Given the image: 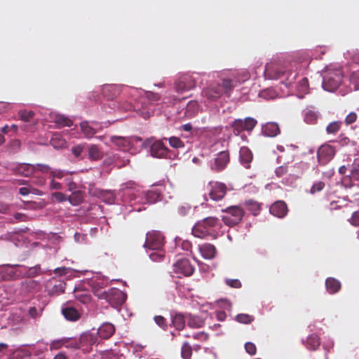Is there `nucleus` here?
Instances as JSON below:
<instances>
[{
    "mask_svg": "<svg viewBox=\"0 0 359 359\" xmlns=\"http://www.w3.org/2000/svg\"><path fill=\"white\" fill-rule=\"evenodd\" d=\"M161 95L158 93L148 91L145 93V96L142 97L135 103L133 107L134 110L139 111L140 115L147 119L149 118L154 112V105L161 100Z\"/></svg>",
    "mask_w": 359,
    "mask_h": 359,
    "instance_id": "obj_1",
    "label": "nucleus"
},
{
    "mask_svg": "<svg viewBox=\"0 0 359 359\" xmlns=\"http://www.w3.org/2000/svg\"><path fill=\"white\" fill-rule=\"evenodd\" d=\"M221 226L219 218L216 217H207L198 221L192 228V234L195 237L205 238L213 236L214 229Z\"/></svg>",
    "mask_w": 359,
    "mask_h": 359,
    "instance_id": "obj_2",
    "label": "nucleus"
},
{
    "mask_svg": "<svg viewBox=\"0 0 359 359\" xmlns=\"http://www.w3.org/2000/svg\"><path fill=\"white\" fill-rule=\"evenodd\" d=\"M96 295L100 299H105L114 308L122 305L126 299V294L117 288H111L108 291H104L100 294L97 293Z\"/></svg>",
    "mask_w": 359,
    "mask_h": 359,
    "instance_id": "obj_3",
    "label": "nucleus"
},
{
    "mask_svg": "<svg viewBox=\"0 0 359 359\" xmlns=\"http://www.w3.org/2000/svg\"><path fill=\"white\" fill-rule=\"evenodd\" d=\"M343 74L341 69L328 71L323 77V87L329 92H334L341 85Z\"/></svg>",
    "mask_w": 359,
    "mask_h": 359,
    "instance_id": "obj_4",
    "label": "nucleus"
},
{
    "mask_svg": "<svg viewBox=\"0 0 359 359\" xmlns=\"http://www.w3.org/2000/svg\"><path fill=\"white\" fill-rule=\"evenodd\" d=\"M222 211L226 213V215L222 217V221L226 225L229 226L238 224L242 221L245 215L244 210L237 205L228 207Z\"/></svg>",
    "mask_w": 359,
    "mask_h": 359,
    "instance_id": "obj_5",
    "label": "nucleus"
},
{
    "mask_svg": "<svg viewBox=\"0 0 359 359\" xmlns=\"http://www.w3.org/2000/svg\"><path fill=\"white\" fill-rule=\"evenodd\" d=\"M142 147L144 149L150 148L151 157H165L170 151L161 140H155L154 137L146 139Z\"/></svg>",
    "mask_w": 359,
    "mask_h": 359,
    "instance_id": "obj_6",
    "label": "nucleus"
},
{
    "mask_svg": "<svg viewBox=\"0 0 359 359\" xmlns=\"http://www.w3.org/2000/svg\"><path fill=\"white\" fill-rule=\"evenodd\" d=\"M257 124L256 119L252 117H247L245 119H235L231 123V127L236 135H239L244 131L250 133Z\"/></svg>",
    "mask_w": 359,
    "mask_h": 359,
    "instance_id": "obj_7",
    "label": "nucleus"
},
{
    "mask_svg": "<svg viewBox=\"0 0 359 359\" xmlns=\"http://www.w3.org/2000/svg\"><path fill=\"white\" fill-rule=\"evenodd\" d=\"M173 273L177 278L191 276L194 272V267L188 259H178L172 266Z\"/></svg>",
    "mask_w": 359,
    "mask_h": 359,
    "instance_id": "obj_8",
    "label": "nucleus"
},
{
    "mask_svg": "<svg viewBox=\"0 0 359 359\" xmlns=\"http://www.w3.org/2000/svg\"><path fill=\"white\" fill-rule=\"evenodd\" d=\"M164 244V238L161 232L152 231L148 232L144 246L150 250H159Z\"/></svg>",
    "mask_w": 359,
    "mask_h": 359,
    "instance_id": "obj_9",
    "label": "nucleus"
},
{
    "mask_svg": "<svg viewBox=\"0 0 359 359\" xmlns=\"http://www.w3.org/2000/svg\"><path fill=\"white\" fill-rule=\"evenodd\" d=\"M208 188L209 189V196L213 201H219L222 199L226 193V187L223 183L217 182H210Z\"/></svg>",
    "mask_w": 359,
    "mask_h": 359,
    "instance_id": "obj_10",
    "label": "nucleus"
},
{
    "mask_svg": "<svg viewBox=\"0 0 359 359\" xmlns=\"http://www.w3.org/2000/svg\"><path fill=\"white\" fill-rule=\"evenodd\" d=\"M195 86L196 81L189 75H184L175 82V88L178 92L190 90Z\"/></svg>",
    "mask_w": 359,
    "mask_h": 359,
    "instance_id": "obj_11",
    "label": "nucleus"
},
{
    "mask_svg": "<svg viewBox=\"0 0 359 359\" xmlns=\"http://www.w3.org/2000/svg\"><path fill=\"white\" fill-rule=\"evenodd\" d=\"M203 95L210 101H215L219 98L222 93V86L219 83H212L203 90Z\"/></svg>",
    "mask_w": 359,
    "mask_h": 359,
    "instance_id": "obj_12",
    "label": "nucleus"
},
{
    "mask_svg": "<svg viewBox=\"0 0 359 359\" xmlns=\"http://www.w3.org/2000/svg\"><path fill=\"white\" fill-rule=\"evenodd\" d=\"M271 215L277 217H283L287 212V207L284 201H276L270 208Z\"/></svg>",
    "mask_w": 359,
    "mask_h": 359,
    "instance_id": "obj_13",
    "label": "nucleus"
},
{
    "mask_svg": "<svg viewBox=\"0 0 359 359\" xmlns=\"http://www.w3.org/2000/svg\"><path fill=\"white\" fill-rule=\"evenodd\" d=\"M12 267L8 266L0 269V281H9L19 278L20 273L13 270Z\"/></svg>",
    "mask_w": 359,
    "mask_h": 359,
    "instance_id": "obj_14",
    "label": "nucleus"
},
{
    "mask_svg": "<svg viewBox=\"0 0 359 359\" xmlns=\"http://www.w3.org/2000/svg\"><path fill=\"white\" fill-rule=\"evenodd\" d=\"M111 142L114 143L120 150L126 151L130 149V139L120 136H113Z\"/></svg>",
    "mask_w": 359,
    "mask_h": 359,
    "instance_id": "obj_15",
    "label": "nucleus"
},
{
    "mask_svg": "<svg viewBox=\"0 0 359 359\" xmlns=\"http://www.w3.org/2000/svg\"><path fill=\"white\" fill-rule=\"evenodd\" d=\"M199 251L202 257L207 259L214 258L217 253L216 248L210 243H205L199 245Z\"/></svg>",
    "mask_w": 359,
    "mask_h": 359,
    "instance_id": "obj_16",
    "label": "nucleus"
},
{
    "mask_svg": "<svg viewBox=\"0 0 359 359\" xmlns=\"http://www.w3.org/2000/svg\"><path fill=\"white\" fill-rule=\"evenodd\" d=\"M62 346L65 347H74L75 348H79V346L76 341L70 342L68 339H60L53 341L50 344V350H57L60 348Z\"/></svg>",
    "mask_w": 359,
    "mask_h": 359,
    "instance_id": "obj_17",
    "label": "nucleus"
},
{
    "mask_svg": "<svg viewBox=\"0 0 359 359\" xmlns=\"http://www.w3.org/2000/svg\"><path fill=\"white\" fill-rule=\"evenodd\" d=\"M114 332L115 328L112 324L104 323L99 327L97 334L102 339H108L113 335Z\"/></svg>",
    "mask_w": 359,
    "mask_h": 359,
    "instance_id": "obj_18",
    "label": "nucleus"
},
{
    "mask_svg": "<svg viewBox=\"0 0 359 359\" xmlns=\"http://www.w3.org/2000/svg\"><path fill=\"white\" fill-rule=\"evenodd\" d=\"M336 154V149L330 144L321 145L318 150L317 157H333Z\"/></svg>",
    "mask_w": 359,
    "mask_h": 359,
    "instance_id": "obj_19",
    "label": "nucleus"
},
{
    "mask_svg": "<svg viewBox=\"0 0 359 359\" xmlns=\"http://www.w3.org/2000/svg\"><path fill=\"white\" fill-rule=\"evenodd\" d=\"M325 286L330 294H334L340 290L341 283L338 280L334 278H328L326 279Z\"/></svg>",
    "mask_w": 359,
    "mask_h": 359,
    "instance_id": "obj_20",
    "label": "nucleus"
},
{
    "mask_svg": "<svg viewBox=\"0 0 359 359\" xmlns=\"http://www.w3.org/2000/svg\"><path fill=\"white\" fill-rule=\"evenodd\" d=\"M199 109V104L196 100H191L188 102L186 107L184 114L187 118H192L195 116Z\"/></svg>",
    "mask_w": 359,
    "mask_h": 359,
    "instance_id": "obj_21",
    "label": "nucleus"
},
{
    "mask_svg": "<svg viewBox=\"0 0 359 359\" xmlns=\"http://www.w3.org/2000/svg\"><path fill=\"white\" fill-rule=\"evenodd\" d=\"M34 166L31 164L22 163L16 167L15 172L20 175L27 177L34 172Z\"/></svg>",
    "mask_w": 359,
    "mask_h": 359,
    "instance_id": "obj_22",
    "label": "nucleus"
},
{
    "mask_svg": "<svg viewBox=\"0 0 359 359\" xmlns=\"http://www.w3.org/2000/svg\"><path fill=\"white\" fill-rule=\"evenodd\" d=\"M50 144L55 149L66 147L67 142L59 133H54L50 140Z\"/></svg>",
    "mask_w": 359,
    "mask_h": 359,
    "instance_id": "obj_23",
    "label": "nucleus"
},
{
    "mask_svg": "<svg viewBox=\"0 0 359 359\" xmlns=\"http://www.w3.org/2000/svg\"><path fill=\"white\" fill-rule=\"evenodd\" d=\"M187 316L182 313H177L172 317V325L178 330H182L185 326Z\"/></svg>",
    "mask_w": 359,
    "mask_h": 359,
    "instance_id": "obj_24",
    "label": "nucleus"
},
{
    "mask_svg": "<svg viewBox=\"0 0 359 359\" xmlns=\"http://www.w3.org/2000/svg\"><path fill=\"white\" fill-rule=\"evenodd\" d=\"M263 131L268 137H275L280 133V128L277 123H269L265 126Z\"/></svg>",
    "mask_w": 359,
    "mask_h": 359,
    "instance_id": "obj_25",
    "label": "nucleus"
},
{
    "mask_svg": "<svg viewBox=\"0 0 359 359\" xmlns=\"http://www.w3.org/2000/svg\"><path fill=\"white\" fill-rule=\"evenodd\" d=\"M62 311L65 318L69 320H76L79 318L78 311L73 307L63 308Z\"/></svg>",
    "mask_w": 359,
    "mask_h": 359,
    "instance_id": "obj_26",
    "label": "nucleus"
},
{
    "mask_svg": "<svg viewBox=\"0 0 359 359\" xmlns=\"http://www.w3.org/2000/svg\"><path fill=\"white\" fill-rule=\"evenodd\" d=\"M318 112L307 109L304 112V121L309 124H315L318 118Z\"/></svg>",
    "mask_w": 359,
    "mask_h": 359,
    "instance_id": "obj_27",
    "label": "nucleus"
},
{
    "mask_svg": "<svg viewBox=\"0 0 359 359\" xmlns=\"http://www.w3.org/2000/svg\"><path fill=\"white\" fill-rule=\"evenodd\" d=\"M244 205L252 212L253 215H257L260 211V204L254 200H248L245 201Z\"/></svg>",
    "mask_w": 359,
    "mask_h": 359,
    "instance_id": "obj_28",
    "label": "nucleus"
},
{
    "mask_svg": "<svg viewBox=\"0 0 359 359\" xmlns=\"http://www.w3.org/2000/svg\"><path fill=\"white\" fill-rule=\"evenodd\" d=\"M189 327L191 328H199L203 325V321L198 316L191 315L187 316V321Z\"/></svg>",
    "mask_w": 359,
    "mask_h": 359,
    "instance_id": "obj_29",
    "label": "nucleus"
},
{
    "mask_svg": "<svg viewBox=\"0 0 359 359\" xmlns=\"http://www.w3.org/2000/svg\"><path fill=\"white\" fill-rule=\"evenodd\" d=\"M22 286L29 292H36L40 288V283L34 280H27L22 283Z\"/></svg>",
    "mask_w": 359,
    "mask_h": 359,
    "instance_id": "obj_30",
    "label": "nucleus"
},
{
    "mask_svg": "<svg viewBox=\"0 0 359 359\" xmlns=\"http://www.w3.org/2000/svg\"><path fill=\"white\" fill-rule=\"evenodd\" d=\"M342 122L340 121H334L330 123L326 127V133L328 135H336L341 129Z\"/></svg>",
    "mask_w": 359,
    "mask_h": 359,
    "instance_id": "obj_31",
    "label": "nucleus"
},
{
    "mask_svg": "<svg viewBox=\"0 0 359 359\" xmlns=\"http://www.w3.org/2000/svg\"><path fill=\"white\" fill-rule=\"evenodd\" d=\"M161 197V194L157 190H149L145 194V199L149 203H154L159 201Z\"/></svg>",
    "mask_w": 359,
    "mask_h": 359,
    "instance_id": "obj_32",
    "label": "nucleus"
},
{
    "mask_svg": "<svg viewBox=\"0 0 359 359\" xmlns=\"http://www.w3.org/2000/svg\"><path fill=\"white\" fill-rule=\"evenodd\" d=\"M80 127L82 133L87 138H90L95 134V130L89 126L88 121L81 122Z\"/></svg>",
    "mask_w": 359,
    "mask_h": 359,
    "instance_id": "obj_33",
    "label": "nucleus"
},
{
    "mask_svg": "<svg viewBox=\"0 0 359 359\" xmlns=\"http://www.w3.org/2000/svg\"><path fill=\"white\" fill-rule=\"evenodd\" d=\"M306 345L311 349H316L320 345L319 337L316 334H310L306 339Z\"/></svg>",
    "mask_w": 359,
    "mask_h": 359,
    "instance_id": "obj_34",
    "label": "nucleus"
},
{
    "mask_svg": "<svg viewBox=\"0 0 359 359\" xmlns=\"http://www.w3.org/2000/svg\"><path fill=\"white\" fill-rule=\"evenodd\" d=\"M229 158H215L214 162L211 163V168L212 170L219 171L223 170L229 162Z\"/></svg>",
    "mask_w": 359,
    "mask_h": 359,
    "instance_id": "obj_35",
    "label": "nucleus"
},
{
    "mask_svg": "<svg viewBox=\"0 0 359 359\" xmlns=\"http://www.w3.org/2000/svg\"><path fill=\"white\" fill-rule=\"evenodd\" d=\"M222 93L226 94L228 97L230 96L231 91L235 87L233 81L231 79H223L221 85Z\"/></svg>",
    "mask_w": 359,
    "mask_h": 359,
    "instance_id": "obj_36",
    "label": "nucleus"
},
{
    "mask_svg": "<svg viewBox=\"0 0 359 359\" xmlns=\"http://www.w3.org/2000/svg\"><path fill=\"white\" fill-rule=\"evenodd\" d=\"M69 201L73 205H78L83 201V193L81 191H74L69 196Z\"/></svg>",
    "mask_w": 359,
    "mask_h": 359,
    "instance_id": "obj_37",
    "label": "nucleus"
},
{
    "mask_svg": "<svg viewBox=\"0 0 359 359\" xmlns=\"http://www.w3.org/2000/svg\"><path fill=\"white\" fill-rule=\"evenodd\" d=\"M75 297L81 302L87 304L90 301V295L86 291H74Z\"/></svg>",
    "mask_w": 359,
    "mask_h": 359,
    "instance_id": "obj_38",
    "label": "nucleus"
},
{
    "mask_svg": "<svg viewBox=\"0 0 359 359\" xmlns=\"http://www.w3.org/2000/svg\"><path fill=\"white\" fill-rule=\"evenodd\" d=\"M42 273L40 265L29 268L25 273L24 276L27 278H34Z\"/></svg>",
    "mask_w": 359,
    "mask_h": 359,
    "instance_id": "obj_39",
    "label": "nucleus"
},
{
    "mask_svg": "<svg viewBox=\"0 0 359 359\" xmlns=\"http://www.w3.org/2000/svg\"><path fill=\"white\" fill-rule=\"evenodd\" d=\"M55 122L60 127L71 126L72 125V121L62 115L57 116Z\"/></svg>",
    "mask_w": 359,
    "mask_h": 359,
    "instance_id": "obj_40",
    "label": "nucleus"
},
{
    "mask_svg": "<svg viewBox=\"0 0 359 359\" xmlns=\"http://www.w3.org/2000/svg\"><path fill=\"white\" fill-rule=\"evenodd\" d=\"M182 357L184 359H190L192 355L191 346L187 343L184 342L182 346L181 351Z\"/></svg>",
    "mask_w": 359,
    "mask_h": 359,
    "instance_id": "obj_41",
    "label": "nucleus"
},
{
    "mask_svg": "<svg viewBox=\"0 0 359 359\" xmlns=\"http://www.w3.org/2000/svg\"><path fill=\"white\" fill-rule=\"evenodd\" d=\"M351 173L353 177L359 180V158H355L350 166Z\"/></svg>",
    "mask_w": 359,
    "mask_h": 359,
    "instance_id": "obj_42",
    "label": "nucleus"
},
{
    "mask_svg": "<svg viewBox=\"0 0 359 359\" xmlns=\"http://www.w3.org/2000/svg\"><path fill=\"white\" fill-rule=\"evenodd\" d=\"M19 116L23 121L29 122L33 118L34 112L32 111L21 110L19 111Z\"/></svg>",
    "mask_w": 359,
    "mask_h": 359,
    "instance_id": "obj_43",
    "label": "nucleus"
},
{
    "mask_svg": "<svg viewBox=\"0 0 359 359\" xmlns=\"http://www.w3.org/2000/svg\"><path fill=\"white\" fill-rule=\"evenodd\" d=\"M65 283H59L57 285H55L51 290L50 291V293L51 295H59L60 294H62L65 292Z\"/></svg>",
    "mask_w": 359,
    "mask_h": 359,
    "instance_id": "obj_44",
    "label": "nucleus"
},
{
    "mask_svg": "<svg viewBox=\"0 0 359 359\" xmlns=\"http://www.w3.org/2000/svg\"><path fill=\"white\" fill-rule=\"evenodd\" d=\"M236 319L241 323L249 324L253 321L254 318L248 314L241 313L236 316Z\"/></svg>",
    "mask_w": 359,
    "mask_h": 359,
    "instance_id": "obj_45",
    "label": "nucleus"
},
{
    "mask_svg": "<svg viewBox=\"0 0 359 359\" xmlns=\"http://www.w3.org/2000/svg\"><path fill=\"white\" fill-rule=\"evenodd\" d=\"M12 359H29V354L27 351L18 350L13 353Z\"/></svg>",
    "mask_w": 359,
    "mask_h": 359,
    "instance_id": "obj_46",
    "label": "nucleus"
},
{
    "mask_svg": "<svg viewBox=\"0 0 359 359\" xmlns=\"http://www.w3.org/2000/svg\"><path fill=\"white\" fill-rule=\"evenodd\" d=\"M87 147L88 144L86 143L77 144L72 148V152L76 157H78L82 154L83 150L87 148Z\"/></svg>",
    "mask_w": 359,
    "mask_h": 359,
    "instance_id": "obj_47",
    "label": "nucleus"
},
{
    "mask_svg": "<svg viewBox=\"0 0 359 359\" xmlns=\"http://www.w3.org/2000/svg\"><path fill=\"white\" fill-rule=\"evenodd\" d=\"M191 206L187 203H184L179 206L177 211L180 216L185 217L187 216L191 211Z\"/></svg>",
    "mask_w": 359,
    "mask_h": 359,
    "instance_id": "obj_48",
    "label": "nucleus"
},
{
    "mask_svg": "<svg viewBox=\"0 0 359 359\" xmlns=\"http://www.w3.org/2000/svg\"><path fill=\"white\" fill-rule=\"evenodd\" d=\"M170 145L173 148H180L184 146L183 142L177 137H171L168 139Z\"/></svg>",
    "mask_w": 359,
    "mask_h": 359,
    "instance_id": "obj_49",
    "label": "nucleus"
},
{
    "mask_svg": "<svg viewBox=\"0 0 359 359\" xmlns=\"http://www.w3.org/2000/svg\"><path fill=\"white\" fill-rule=\"evenodd\" d=\"M86 149H88L89 157H98L100 154V148L97 145H88Z\"/></svg>",
    "mask_w": 359,
    "mask_h": 359,
    "instance_id": "obj_50",
    "label": "nucleus"
},
{
    "mask_svg": "<svg viewBox=\"0 0 359 359\" xmlns=\"http://www.w3.org/2000/svg\"><path fill=\"white\" fill-rule=\"evenodd\" d=\"M350 82L354 86L355 90H359V73L353 72L350 76Z\"/></svg>",
    "mask_w": 359,
    "mask_h": 359,
    "instance_id": "obj_51",
    "label": "nucleus"
},
{
    "mask_svg": "<svg viewBox=\"0 0 359 359\" xmlns=\"http://www.w3.org/2000/svg\"><path fill=\"white\" fill-rule=\"evenodd\" d=\"M259 96L266 99H272L276 96V93L273 90L266 89L265 90L262 91L259 93Z\"/></svg>",
    "mask_w": 359,
    "mask_h": 359,
    "instance_id": "obj_52",
    "label": "nucleus"
},
{
    "mask_svg": "<svg viewBox=\"0 0 359 359\" xmlns=\"http://www.w3.org/2000/svg\"><path fill=\"white\" fill-rule=\"evenodd\" d=\"M348 221L351 225L354 226H359V210L353 212Z\"/></svg>",
    "mask_w": 359,
    "mask_h": 359,
    "instance_id": "obj_53",
    "label": "nucleus"
},
{
    "mask_svg": "<svg viewBox=\"0 0 359 359\" xmlns=\"http://www.w3.org/2000/svg\"><path fill=\"white\" fill-rule=\"evenodd\" d=\"M225 283L227 285L233 288H240L241 283L238 279H226Z\"/></svg>",
    "mask_w": 359,
    "mask_h": 359,
    "instance_id": "obj_54",
    "label": "nucleus"
},
{
    "mask_svg": "<svg viewBox=\"0 0 359 359\" xmlns=\"http://www.w3.org/2000/svg\"><path fill=\"white\" fill-rule=\"evenodd\" d=\"M357 114L355 112H351L349 113L345 118V123L346 125H350L355 122L357 119Z\"/></svg>",
    "mask_w": 359,
    "mask_h": 359,
    "instance_id": "obj_55",
    "label": "nucleus"
},
{
    "mask_svg": "<svg viewBox=\"0 0 359 359\" xmlns=\"http://www.w3.org/2000/svg\"><path fill=\"white\" fill-rule=\"evenodd\" d=\"M245 348L250 355H255L257 351V348L255 345L252 342H247L245 344Z\"/></svg>",
    "mask_w": 359,
    "mask_h": 359,
    "instance_id": "obj_56",
    "label": "nucleus"
},
{
    "mask_svg": "<svg viewBox=\"0 0 359 359\" xmlns=\"http://www.w3.org/2000/svg\"><path fill=\"white\" fill-rule=\"evenodd\" d=\"M325 187V184L324 182H318L316 184H314L311 189V192L312 194H314L316 193V191H320Z\"/></svg>",
    "mask_w": 359,
    "mask_h": 359,
    "instance_id": "obj_57",
    "label": "nucleus"
},
{
    "mask_svg": "<svg viewBox=\"0 0 359 359\" xmlns=\"http://www.w3.org/2000/svg\"><path fill=\"white\" fill-rule=\"evenodd\" d=\"M154 320L157 325H158L161 327H166V320L164 317L161 316H156L154 317Z\"/></svg>",
    "mask_w": 359,
    "mask_h": 359,
    "instance_id": "obj_58",
    "label": "nucleus"
},
{
    "mask_svg": "<svg viewBox=\"0 0 359 359\" xmlns=\"http://www.w3.org/2000/svg\"><path fill=\"white\" fill-rule=\"evenodd\" d=\"M66 172L61 170H54L50 171L51 176L55 178L61 179L65 175Z\"/></svg>",
    "mask_w": 359,
    "mask_h": 359,
    "instance_id": "obj_59",
    "label": "nucleus"
},
{
    "mask_svg": "<svg viewBox=\"0 0 359 359\" xmlns=\"http://www.w3.org/2000/svg\"><path fill=\"white\" fill-rule=\"evenodd\" d=\"M240 157H252V154L248 147H243L240 149Z\"/></svg>",
    "mask_w": 359,
    "mask_h": 359,
    "instance_id": "obj_60",
    "label": "nucleus"
},
{
    "mask_svg": "<svg viewBox=\"0 0 359 359\" xmlns=\"http://www.w3.org/2000/svg\"><path fill=\"white\" fill-rule=\"evenodd\" d=\"M297 149V147L296 146H294L292 144H290V145H287L286 147L282 146V145H278L277 146V149L280 151V152H283L285 151V150L290 151H294V149Z\"/></svg>",
    "mask_w": 359,
    "mask_h": 359,
    "instance_id": "obj_61",
    "label": "nucleus"
},
{
    "mask_svg": "<svg viewBox=\"0 0 359 359\" xmlns=\"http://www.w3.org/2000/svg\"><path fill=\"white\" fill-rule=\"evenodd\" d=\"M53 196L58 201L63 202L67 200L66 196L62 192H55L53 194Z\"/></svg>",
    "mask_w": 359,
    "mask_h": 359,
    "instance_id": "obj_62",
    "label": "nucleus"
},
{
    "mask_svg": "<svg viewBox=\"0 0 359 359\" xmlns=\"http://www.w3.org/2000/svg\"><path fill=\"white\" fill-rule=\"evenodd\" d=\"M10 206L8 204L0 201V213L6 214L9 211Z\"/></svg>",
    "mask_w": 359,
    "mask_h": 359,
    "instance_id": "obj_63",
    "label": "nucleus"
},
{
    "mask_svg": "<svg viewBox=\"0 0 359 359\" xmlns=\"http://www.w3.org/2000/svg\"><path fill=\"white\" fill-rule=\"evenodd\" d=\"M10 147L13 151H17L20 147V142L18 140H13L10 143Z\"/></svg>",
    "mask_w": 359,
    "mask_h": 359,
    "instance_id": "obj_64",
    "label": "nucleus"
}]
</instances>
